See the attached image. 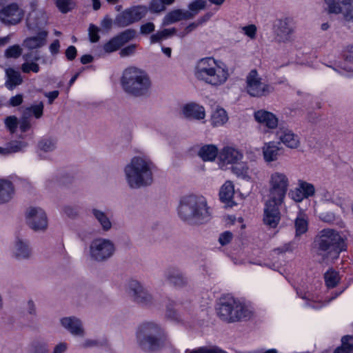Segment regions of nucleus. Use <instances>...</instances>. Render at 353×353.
<instances>
[{"instance_id": "864d4df0", "label": "nucleus", "mask_w": 353, "mask_h": 353, "mask_svg": "<svg viewBox=\"0 0 353 353\" xmlns=\"http://www.w3.org/2000/svg\"><path fill=\"white\" fill-rule=\"evenodd\" d=\"M5 124L10 132L13 133L15 132L18 125L17 118L14 116L8 117L5 119Z\"/></svg>"}, {"instance_id": "6e6d98bb", "label": "nucleus", "mask_w": 353, "mask_h": 353, "mask_svg": "<svg viewBox=\"0 0 353 353\" xmlns=\"http://www.w3.org/2000/svg\"><path fill=\"white\" fill-rule=\"evenodd\" d=\"M57 6L63 13L68 12L71 9V0H57Z\"/></svg>"}, {"instance_id": "3c124183", "label": "nucleus", "mask_w": 353, "mask_h": 353, "mask_svg": "<svg viewBox=\"0 0 353 353\" xmlns=\"http://www.w3.org/2000/svg\"><path fill=\"white\" fill-rule=\"evenodd\" d=\"M99 28L93 25L90 24L88 29L89 38L91 42L95 43L99 40Z\"/></svg>"}, {"instance_id": "473e14b6", "label": "nucleus", "mask_w": 353, "mask_h": 353, "mask_svg": "<svg viewBox=\"0 0 353 353\" xmlns=\"http://www.w3.org/2000/svg\"><path fill=\"white\" fill-rule=\"evenodd\" d=\"M234 194V188L233 183L228 181L221 188L219 192L220 199L222 202L232 205V199Z\"/></svg>"}, {"instance_id": "20e7f679", "label": "nucleus", "mask_w": 353, "mask_h": 353, "mask_svg": "<svg viewBox=\"0 0 353 353\" xmlns=\"http://www.w3.org/2000/svg\"><path fill=\"white\" fill-rule=\"evenodd\" d=\"M120 83L124 92L134 97L148 96L152 85L148 73L134 66H130L123 71Z\"/></svg>"}, {"instance_id": "09e8293b", "label": "nucleus", "mask_w": 353, "mask_h": 353, "mask_svg": "<svg viewBox=\"0 0 353 353\" xmlns=\"http://www.w3.org/2000/svg\"><path fill=\"white\" fill-rule=\"evenodd\" d=\"M26 145H27V144L25 142L16 141L10 142L8 145V147L9 152L10 154V153H14V152H17L21 151L22 149L26 148Z\"/></svg>"}, {"instance_id": "412c9836", "label": "nucleus", "mask_w": 353, "mask_h": 353, "mask_svg": "<svg viewBox=\"0 0 353 353\" xmlns=\"http://www.w3.org/2000/svg\"><path fill=\"white\" fill-rule=\"evenodd\" d=\"M61 325L72 336L83 337L85 332L81 321L75 316H68L61 319Z\"/></svg>"}, {"instance_id": "bf43d9fd", "label": "nucleus", "mask_w": 353, "mask_h": 353, "mask_svg": "<svg viewBox=\"0 0 353 353\" xmlns=\"http://www.w3.org/2000/svg\"><path fill=\"white\" fill-rule=\"evenodd\" d=\"M34 353H48V349L47 344L42 342H36L32 345Z\"/></svg>"}, {"instance_id": "2eb2a0df", "label": "nucleus", "mask_w": 353, "mask_h": 353, "mask_svg": "<svg viewBox=\"0 0 353 353\" xmlns=\"http://www.w3.org/2000/svg\"><path fill=\"white\" fill-rule=\"evenodd\" d=\"M12 256L17 261H28L33 257V251L30 241L17 236L13 241L11 248Z\"/></svg>"}, {"instance_id": "338daca9", "label": "nucleus", "mask_w": 353, "mask_h": 353, "mask_svg": "<svg viewBox=\"0 0 353 353\" xmlns=\"http://www.w3.org/2000/svg\"><path fill=\"white\" fill-rule=\"evenodd\" d=\"M232 238V234L231 232H225L220 235L219 238V241L222 245H225L231 241Z\"/></svg>"}, {"instance_id": "13d9d810", "label": "nucleus", "mask_w": 353, "mask_h": 353, "mask_svg": "<svg viewBox=\"0 0 353 353\" xmlns=\"http://www.w3.org/2000/svg\"><path fill=\"white\" fill-rule=\"evenodd\" d=\"M29 118L30 117H28V115H25V113L23 112L21 119L19 121H18L20 130L22 132H26L30 128V123L29 121Z\"/></svg>"}, {"instance_id": "f03ea898", "label": "nucleus", "mask_w": 353, "mask_h": 353, "mask_svg": "<svg viewBox=\"0 0 353 353\" xmlns=\"http://www.w3.org/2000/svg\"><path fill=\"white\" fill-rule=\"evenodd\" d=\"M194 76L200 82L212 87H219L226 83L230 73L228 67L222 61L207 57L196 62Z\"/></svg>"}, {"instance_id": "2f4dec72", "label": "nucleus", "mask_w": 353, "mask_h": 353, "mask_svg": "<svg viewBox=\"0 0 353 353\" xmlns=\"http://www.w3.org/2000/svg\"><path fill=\"white\" fill-rule=\"evenodd\" d=\"M295 236H300L305 234L308 230V217L302 212H299L294 220Z\"/></svg>"}, {"instance_id": "49530a36", "label": "nucleus", "mask_w": 353, "mask_h": 353, "mask_svg": "<svg viewBox=\"0 0 353 353\" xmlns=\"http://www.w3.org/2000/svg\"><path fill=\"white\" fill-rule=\"evenodd\" d=\"M121 46L117 37H114L103 46V49L105 52L110 53L117 50Z\"/></svg>"}, {"instance_id": "4d7b16f0", "label": "nucleus", "mask_w": 353, "mask_h": 353, "mask_svg": "<svg viewBox=\"0 0 353 353\" xmlns=\"http://www.w3.org/2000/svg\"><path fill=\"white\" fill-rule=\"evenodd\" d=\"M63 212L70 218L76 217L79 214V210L77 207L72 205H65L62 209Z\"/></svg>"}, {"instance_id": "f3484780", "label": "nucleus", "mask_w": 353, "mask_h": 353, "mask_svg": "<svg viewBox=\"0 0 353 353\" xmlns=\"http://www.w3.org/2000/svg\"><path fill=\"white\" fill-rule=\"evenodd\" d=\"M274 31L279 41H290L294 32V23L288 18L279 19L274 24Z\"/></svg>"}, {"instance_id": "72a5a7b5", "label": "nucleus", "mask_w": 353, "mask_h": 353, "mask_svg": "<svg viewBox=\"0 0 353 353\" xmlns=\"http://www.w3.org/2000/svg\"><path fill=\"white\" fill-rule=\"evenodd\" d=\"M228 121V116L226 111L217 107L211 114L210 122L213 127H220L225 124Z\"/></svg>"}, {"instance_id": "a19ab883", "label": "nucleus", "mask_w": 353, "mask_h": 353, "mask_svg": "<svg viewBox=\"0 0 353 353\" xmlns=\"http://www.w3.org/2000/svg\"><path fill=\"white\" fill-rule=\"evenodd\" d=\"M43 103L41 101L37 104L32 105L30 107L26 108L23 112L25 113V115H28L30 117L33 115L36 119H39L43 115Z\"/></svg>"}, {"instance_id": "f8f14e48", "label": "nucleus", "mask_w": 353, "mask_h": 353, "mask_svg": "<svg viewBox=\"0 0 353 353\" xmlns=\"http://www.w3.org/2000/svg\"><path fill=\"white\" fill-rule=\"evenodd\" d=\"M147 12L148 8L144 6L132 7L118 14L114 20V23L121 28L128 26L141 20Z\"/></svg>"}, {"instance_id": "f704fd0d", "label": "nucleus", "mask_w": 353, "mask_h": 353, "mask_svg": "<svg viewBox=\"0 0 353 353\" xmlns=\"http://www.w3.org/2000/svg\"><path fill=\"white\" fill-rule=\"evenodd\" d=\"M6 75V86L9 90H13L17 85L21 84L23 81L20 73L12 68H7Z\"/></svg>"}, {"instance_id": "a878e982", "label": "nucleus", "mask_w": 353, "mask_h": 353, "mask_svg": "<svg viewBox=\"0 0 353 353\" xmlns=\"http://www.w3.org/2000/svg\"><path fill=\"white\" fill-rule=\"evenodd\" d=\"M48 36L47 30H41L37 35L26 38L23 46L28 50L41 48L46 45Z\"/></svg>"}, {"instance_id": "393cba45", "label": "nucleus", "mask_w": 353, "mask_h": 353, "mask_svg": "<svg viewBox=\"0 0 353 353\" xmlns=\"http://www.w3.org/2000/svg\"><path fill=\"white\" fill-rule=\"evenodd\" d=\"M183 116L189 119L201 120L205 117L204 107L195 103L185 105L182 108Z\"/></svg>"}, {"instance_id": "052dcab7", "label": "nucleus", "mask_w": 353, "mask_h": 353, "mask_svg": "<svg viewBox=\"0 0 353 353\" xmlns=\"http://www.w3.org/2000/svg\"><path fill=\"white\" fill-rule=\"evenodd\" d=\"M136 49H137L136 44L129 45V46L123 48V49H121V50L119 52L120 56L122 57L130 56L135 52Z\"/></svg>"}, {"instance_id": "4be33fe9", "label": "nucleus", "mask_w": 353, "mask_h": 353, "mask_svg": "<svg viewBox=\"0 0 353 353\" xmlns=\"http://www.w3.org/2000/svg\"><path fill=\"white\" fill-rule=\"evenodd\" d=\"M279 144V143L274 141H269L263 144L261 150L265 163H270L279 159L282 150V148Z\"/></svg>"}, {"instance_id": "0e129e2a", "label": "nucleus", "mask_w": 353, "mask_h": 353, "mask_svg": "<svg viewBox=\"0 0 353 353\" xmlns=\"http://www.w3.org/2000/svg\"><path fill=\"white\" fill-rule=\"evenodd\" d=\"M335 72L339 74L341 76H344L346 77H353V70L351 69H347L343 68H334L331 67Z\"/></svg>"}, {"instance_id": "69168bd1", "label": "nucleus", "mask_w": 353, "mask_h": 353, "mask_svg": "<svg viewBox=\"0 0 353 353\" xmlns=\"http://www.w3.org/2000/svg\"><path fill=\"white\" fill-rule=\"evenodd\" d=\"M154 30V25L153 23L148 22L141 26L140 32L143 34H148Z\"/></svg>"}, {"instance_id": "7c9ffc66", "label": "nucleus", "mask_w": 353, "mask_h": 353, "mask_svg": "<svg viewBox=\"0 0 353 353\" xmlns=\"http://www.w3.org/2000/svg\"><path fill=\"white\" fill-rule=\"evenodd\" d=\"M232 172L237 177L241 178L244 180L249 181L252 179V170L247 165V163L237 162L236 164L232 165Z\"/></svg>"}, {"instance_id": "e433bc0d", "label": "nucleus", "mask_w": 353, "mask_h": 353, "mask_svg": "<svg viewBox=\"0 0 353 353\" xmlns=\"http://www.w3.org/2000/svg\"><path fill=\"white\" fill-rule=\"evenodd\" d=\"M341 345L333 353H351L353 352V336H345L341 339Z\"/></svg>"}, {"instance_id": "8fccbe9b", "label": "nucleus", "mask_w": 353, "mask_h": 353, "mask_svg": "<svg viewBox=\"0 0 353 353\" xmlns=\"http://www.w3.org/2000/svg\"><path fill=\"white\" fill-rule=\"evenodd\" d=\"M149 10L152 12H160L165 10V6L161 0H152L150 3Z\"/></svg>"}, {"instance_id": "39448f33", "label": "nucleus", "mask_w": 353, "mask_h": 353, "mask_svg": "<svg viewBox=\"0 0 353 353\" xmlns=\"http://www.w3.org/2000/svg\"><path fill=\"white\" fill-rule=\"evenodd\" d=\"M216 313L221 320L227 323H234L250 319L254 311L250 305L243 301L227 295L220 299Z\"/></svg>"}, {"instance_id": "1a4fd4ad", "label": "nucleus", "mask_w": 353, "mask_h": 353, "mask_svg": "<svg viewBox=\"0 0 353 353\" xmlns=\"http://www.w3.org/2000/svg\"><path fill=\"white\" fill-rule=\"evenodd\" d=\"M114 252V243L109 239L97 237L89 245V256L94 261H105L112 257Z\"/></svg>"}, {"instance_id": "5fc2aeb1", "label": "nucleus", "mask_w": 353, "mask_h": 353, "mask_svg": "<svg viewBox=\"0 0 353 353\" xmlns=\"http://www.w3.org/2000/svg\"><path fill=\"white\" fill-rule=\"evenodd\" d=\"M243 32L251 39H254L256 35L257 28L254 24H250L242 28Z\"/></svg>"}, {"instance_id": "6e6552de", "label": "nucleus", "mask_w": 353, "mask_h": 353, "mask_svg": "<svg viewBox=\"0 0 353 353\" xmlns=\"http://www.w3.org/2000/svg\"><path fill=\"white\" fill-rule=\"evenodd\" d=\"M268 199L283 201L290 187L288 175L282 171H273L268 176Z\"/></svg>"}, {"instance_id": "4468645a", "label": "nucleus", "mask_w": 353, "mask_h": 353, "mask_svg": "<svg viewBox=\"0 0 353 353\" xmlns=\"http://www.w3.org/2000/svg\"><path fill=\"white\" fill-rule=\"evenodd\" d=\"M283 201L267 199L265 202L263 222L272 228H275L281 219L279 206Z\"/></svg>"}, {"instance_id": "4c0bfd02", "label": "nucleus", "mask_w": 353, "mask_h": 353, "mask_svg": "<svg viewBox=\"0 0 353 353\" xmlns=\"http://www.w3.org/2000/svg\"><path fill=\"white\" fill-rule=\"evenodd\" d=\"M330 203L339 206L344 212L349 210L350 199L341 193L334 192Z\"/></svg>"}, {"instance_id": "bb28decb", "label": "nucleus", "mask_w": 353, "mask_h": 353, "mask_svg": "<svg viewBox=\"0 0 353 353\" xmlns=\"http://www.w3.org/2000/svg\"><path fill=\"white\" fill-rule=\"evenodd\" d=\"M23 59L25 62L21 65V70L24 73H30L33 72L37 73L40 70V67L36 63L39 60L40 57L37 52H28L23 55Z\"/></svg>"}, {"instance_id": "9b49d317", "label": "nucleus", "mask_w": 353, "mask_h": 353, "mask_svg": "<svg viewBox=\"0 0 353 353\" xmlns=\"http://www.w3.org/2000/svg\"><path fill=\"white\" fill-rule=\"evenodd\" d=\"M245 90L254 97H260L271 92L270 86L262 81L256 70H252L247 75Z\"/></svg>"}, {"instance_id": "c756f323", "label": "nucleus", "mask_w": 353, "mask_h": 353, "mask_svg": "<svg viewBox=\"0 0 353 353\" xmlns=\"http://www.w3.org/2000/svg\"><path fill=\"white\" fill-rule=\"evenodd\" d=\"M192 15L187 10L176 9L169 12L163 18V23L170 25L179 21L191 19Z\"/></svg>"}, {"instance_id": "e2e57ef3", "label": "nucleus", "mask_w": 353, "mask_h": 353, "mask_svg": "<svg viewBox=\"0 0 353 353\" xmlns=\"http://www.w3.org/2000/svg\"><path fill=\"white\" fill-rule=\"evenodd\" d=\"M291 198L296 202H301L304 199H306L299 187L296 188L294 192H292Z\"/></svg>"}, {"instance_id": "aec40b11", "label": "nucleus", "mask_w": 353, "mask_h": 353, "mask_svg": "<svg viewBox=\"0 0 353 353\" xmlns=\"http://www.w3.org/2000/svg\"><path fill=\"white\" fill-rule=\"evenodd\" d=\"M165 279L176 288H183L188 284V278L176 268H167L163 274Z\"/></svg>"}, {"instance_id": "0eeeda50", "label": "nucleus", "mask_w": 353, "mask_h": 353, "mask_svg": "<svg viewBox=\"0 0 353 353\" xmlns=\"http://www.w3.org/2000/svg\"><path fill=\"white\" fill-rule=\"evenodd\" d=\"M316 254L323 260L336 259L344 250L345 243L339 233L332 229L321 230L314 239Z\"/></svg>"}, {"instance_id": "a18cd8bd", "label": "nucleus", "mask_w": 353, "mask_h": 353, "mask_svg": "<svg viewBox=\"0 0 353 353\" xmlns=\"http://www.w3.org/2000/svg\"><path fill=\"white\" fill-rule=\"evenodd\" d=\"M299 187L305 198L312 196L315 193V188L312 183L303 181H299Z\"/></svg>"}, {"instance_id": "b1692460", "label": "nucleus", "mask_w": 353, "mask_h": 353, "mask_svg": "<svg viewBox=\"0 0 353 353\" xmlns=\"http://www.w3.org/2000/svg\"><path fill=\"white\" fill-rule=\"evenodd\" d=\"M243 153L239 150L225 147L219 153V159L223 164H232V165L243 159Z\"/></svg>"}, {"instance_id": "c03bdc74", "label": "nucleus", "mask_w": 353, "mask_h": 353, "mask_svg": "<svg viewBox=\"0 0 353 353\" xmlns=\"http://www.w3.org/2000/svg\"><path fill=\"white\" fill-rule=\"evenodd\" d=\"M136 36V31L134 29H127L118 34L117 38L121 46L132 40Z\"/></svg>"}, {"instance_id": "680f3d73", "label": "nucleus", "mask_w": 353, "mask_h": 353, "mask_svg": "<svg viewBox=\"0 0 353 353\" xmlns=\"http://www.w3.org/2000/svg\"><path fill=\"white\" fill-rule=\"evenodd\" d=\"M344 21L347 23H353V7H349L343 12Z\"/></svg>"}, {"instance_id": "423d86ee", "label": "nucleus", "mask_w": 353, "mask_h": 353, "mask_svg": "<svg viewBox=\"0 0 353 353\" xmlns=\"http://www.w3.org/2000/svg\"><path fill=\"white\" fill-rule=\"evenodd\" d=\"M137 340L139 347L147 352L159 350L165 344L166 336L163 328L159 324L147 321L141 324L137 331Z\"/></svg>"}, {"instance_id": "6ab92c4d", "label": "nucleus", "mask_w": 353, "mask_h": 353, "mask_svg": "<svg viewBox=\"0 0 353 353\" xmlns=\"http://www.w3.org/2000/svg\"><path fill=\"white\" fill-rule=\"evenodd\" d=\"M32 10L27 17V26L29 29L36 30L44 27L48 23V16L42 9L35 8V4H32Z\"/></svg>"}, {"instance_id": "f257e3e1", "label": "nucleus", "mask_w": 353, "mask_h": 353, "mask_svg": "<svg viewBox=\"0 0 353 353\" xmlns=\"http://www.w3.org/2000/svg\"><path fill=\"white\" fill-rule=\"evenodd\" d=\"M155 165L146 156L133 157L124 166L123 174L128 186L139 189L150 185L153 182Z\"/></svg>"}, {"instance_id": "a211bd4d", "label": "nucleus", "mask_w": 353, "mask_h": 353, "mask_svg": "<svg viewBox=\"0 0 353 353\" xmlns=\"http://www.w3.org/2000/svg\"><path fill=\"white\" fill-rule=\"evenodd\" d=\"M276 137L285 146L290 149H296L300 146V138L294 132L285 127H279Z\"/></svg>"}, {"instance_id": "5701e85b", "label": "nucleus", "mask_w": 353, "mask_h": 353, "mask_svg": "<svg viewBox=\"0 0 353 353\" xmlns=\"http://www.w3.org/2000/svg\"><path fill=\"white\" fill-rule=\"evenodd\" d=\"M254 119L260 124L268 129L273 130L277 128L279 119L273 113L260 110L254 112Z\"/></svg>"}, {"instance_id": "cd10ccee", "label": "nucleus", "mask_w": 353, "mask_h": 353, "mask_svg": "<svg viewBox=\"0 0 353 353\" xmlns=\"http://www.w3.org/2000/svg\"><path fill=\"white\" fill-rule=\"evenodd\" d=\"M91 214L104 232H108L111 230L113 224L110 218L105 212L94 208L91 210Z\"/></svg>"}, {"instance_id": "dca6fc26", "label": "nucleus", "mask_w": 353, "mask_h": 353, "mask_svg": "<svg viewBox=\"0 0 353 353\" xmlns=\"http://www.w3.org/2000/svg\"><path fill=\"white\" fill-rule=\"evenodd\" d=\"M23 12L16 3H12L0 10V21L6 25H16L23 19Z\"/></svg>"}, {"instance_id": "9d476101", "label": "nucleus", "mask_w": 353, "mask_h": 353, "mask_svg": "<svg viewBox=\"0 0 353 353\" xmlns=\"http://www.w3.org/2000/svg\"><path fill=\"white\" fill-rule=\"evenodd\" d=\"M128 294L133 301L145 307L155 305V299L143 285L136 280H132L128 283Z\"/></svg>"}, {"instance_id": "ddd939ff", "label": "nucleus", "mask_w": 353, "mask_h": 353, "mask_svg": "<svg viewBox=\"0 0 353 353\" xmlns=\"http://www.w3.org/2000/svg\"><path fill=\"white\" fill-rule=\"evenodd\" d=\"M28 225L34 231H45L48 228V217L45 211L39 207H30L26 212Z\"/></svg>"}, {"instance_id": "79ce46f5", "label": "nucleus", "mask_w": 353, "mask_h": 353, "mask_svg": "<svg viewBox=\"0 0 353 353\" xmlns=\"http://www.w3.org/2000/svg\"><path fill=\"white\" fill-rule=\"evenodd\" d=\"M206 1L205 0H195L188 5V12L192 15L191 19L197 14L201 10L205 9Z\"/></svg>"}, {"instance_id": "c85d7f7f", "label": "nucleus", "mask_w": 353, "mask_h": 353, "mask_svg": "<svg viewBox=\"0 0 353 353\" xmlns=\"http://www.w3.org/2000/svg\"><path fill=\"white\" fill-rule=\"evenodd\" d=\"M14 194L13 183L8 179H0V205L9 202Z\"/></svg>"}, {"instance_id": "c9c22d12", "label": "nucleus", "mask_w": 353, "mask_h": 353, "mask_svg": "<svg viewBox=\"0 0 353 353\" xmlns=\"http://www.w3.org/2000/svg\"><path fill=\"white\" fill-rule=\"evenodd\" d=\"M218 154V149L214 145H206L203 146L199 152V157L205 161H212L215 159Z\"/></svg>"}, {"instance_id": "de8ad7c7", "label": "nucleus", "mask_w": 353, "mask_h": 353, "mask_svg": "<svg viewBox=\"0 0 353 353\" xmlns=\"http://www.w3.org/2000/svg\"><path fill=\"white\" fill-rule=\"evenodd\" d=\"M22 48L19 45H13L8 48L5 51V56L7 58L17 59L21 56Z\"/></svg>"}, {"instance_id": "ea45409f", "label": "nucleus", "mask_w": 353, "mask_h": 353, "mask_svg": "<svg viewBox=\"0 0 353 353\" xmlns=\"http://www.w3.org/2000/svg\"><path fill=\"white\" fill-rule=\"evenodd\" d=\"M325 284L328 288H334L340 281L339 273L333 269H329L324 275Z\"/></svg>"}, {"instance_id": "7ed1b4c3", "label": "nucleus", "mask_w": 353, "mask_h": 353, "mask_svg": "<svg viewBox=\"0 0 353 353\" xmlns=\"http://www.w3.org/2000/svg\"><path fill=\"white\" fill-rule=\"evenodd\" d=\"M180 218L190 224H202L209 221L212 214L205 197L188 194L180 200L178 209Z\"/></svg>"}, {"instance_id": "37998d69", "label": "nucleus", "mask_w": 353, "mask_h": 353, "mask_svg": "<svg viewBox=\"0 0 353 353\" xmlns=\"http://www.w3.org/2000/svg\"><path fill=\"white\" fill-rule=\"evenodd\" d=\"M56 141L52 139H44L39 143V148L44 152H52L56 149Z\"/></svg>"}, {"instance_id": "774afa93", "label": "nucleus", "mask_w": 353, "mask_h": 353, "mask_svg": "<svg viewBox=\"0 0 353 353\" xmlns=\"http://www.w3.org/2000/svg\"><path fill=\"white\" fill-rule=\"evenodd\" d=\"M343 57L347 61L353 62V46H349L343 51Z\"/></svg>"}, {"instance_id": "603ef678", "label": "nucleus", "mask_w": 353, "mask_h": 353, "mask_svg": "<svg viewBox=\"0 0 353 353\" xmlns=\"http://www.w3.org/2000/svg\"><path fill=\"white\" fill-rule=\"evenodd\" d=\"M99 345V342L97 340L92 339H85L78 342V347L80 348H91L97 347Z\"/></svg>"}, {"instance_id": "58836bf2", "label": "nucleus", "mask_w": 353, "mask_h": 353, "mask_svg": "<svg viewBox=\"0 0 353 353\" xmlns=\"http://www.w3.org/2000/svg\"><path fill=\"white\" fill-rule=\"evenodd\" d=\"M185 353H227L216 345H205L194 349H187Z\"/></svg>"}]
</instances>
